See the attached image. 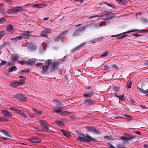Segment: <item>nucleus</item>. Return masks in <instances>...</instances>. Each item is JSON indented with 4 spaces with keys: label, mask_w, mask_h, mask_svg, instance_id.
I'll return each mask as SVG.
<instances>
[{
    "label": "nucleus",
    "mask_w": 148,
    "mask_h": 148,
    "mask_svg": "<svg viewBox=\"0 0 148 148\" xmlns=\"http://www.w3.org/2000/svg\"><path fill=\"white\" fill-rule=\"evenodd\" d=\"M53 60H46L45 61V65L42 67L41 72L43 74L47 73V70L49 69L51 72H54L59 68L60 62L58 61H53Z\"/></svg>",
    "instance_id": "nucleus-1"
},
{
    "label": "nucleus",
    "mask_w": 148,
    "mask_h": 148,
    "mask_svg": "<svg viewBox=\"0 0 148 148\" xmlns=\"http://www.w3.org/2000/svg\"><path fill=\"white\" fill-rule=\"evenodd\" d=\"M95 24L92 23L89 24L84 25L83 26L80 27L79 28L76 29L73 32L72 36L73 37H77L79 36V34L82 33L88 27L94 26Z\"/></svg>",
    "instance_id": "nucleus-2"
},
{
    "label": "nucleus",
    "mask_w": 148,
    "mask_h": 148,
    "mask_svg": "<svg viewBox=\"0 0 148 148\" xmlns=\"http://www.w3.org/2000/svg\"><path fill=\"white\" fill-rule=\"evenodd\" d=\"M77 140L83 142H90L92 141H96L95 139L92 138L88 135L85 136L82 133H79V136L77 138Z\"/></svg>",
    "instance_id": "nucleus-3"
},
{
    "label": "nucleus",
    "mask_w": 148,
    "mask_h": 148,
    "mask_svg": "<svg viewBox=\"0 0 148 148\" xmlns=\"http://www.w3.org/2000/svg\"><path fill=\"white\" fill-rule=\"evenodd\" d=\"M68 32L67 30H65L63 31L62 33L60 34L58 36L56 37L54 40L56 42H58L60 41L63 38V37Z\"/></svg>",
    "instance_id": "nucleus-4"
},
{
    "label": "nucleus",
    "mask_w": 148,
    "mask_h": 148,
    "mask_svg": "<svg viewBox=\"0 0 148 148\" xmlns=\"http://www.w3.org/2000/svg\"><path fill=\"white\" fill-rule=\"evenodd\" d=\"M54 112L62 116H69L71 114L70 112L65 111L62 110H55Z\"/></svg>",
    "instance_id": "nucleus-5"
},
{
    "label": "nucleus",
    "mask_w": 148,
    "mask_h": 148,
    "mask_svg": "<svg viewBox=\"0 0 148 148\" xmlns=\"http://www.w3.org/2000/svg\"><path fill=\"white\" fill-rule=\"evenodd\" d=\"M86 127L87 130L89 132L94 133L97 134H100L99 131L97 130L94 127H90L87 126L85 127Z\"/></svg>",
    "instance_id": "nucleus-6"
},
{
    "label": "nucleus",
    "mask_w": 148,
    "mask_h": 148,
    "mask_svg": "<svg viewBox=\"0 0 148 148\" xmlns=\"http://www.w3.org/2000/svg\"><path fill=\"white\" fill-rule=\"evenodd\" d=\"M39 122L41 126L46 130H49V125L47 123L46 121L44 120H39Z\"/></svg>",
    "instance_id": "nucleus-7"
},
{
    "label": "nucleus",
    "mask_w": 148,
    "mask_h": 148,
    "mask_svg": "<svg viewBox=\"0 0 148 148\" xmlns=\"http://www.w3.org/2000/svg\"><path fill=\"white\" fill-rule=\"evenodd\" d=\"M28 140L31 142L34 143H38L41 141L40 138L35 137L29 138Z\"/></svg>",
    "instance_id": "nucleus-8"
},
{
    "label": "nucleus",
    "mask_w": 148,
    "mask_h": 148,
    "mask_svg": "<svg viewBox=\"0 0 148 148\" xmlns=\"http://www.w3.org/2000/svg\"><path fill=\"white\" fill-rule=\"evenodd\" d=\"M96 103L95 101L90 98L87 99H85L84 103L88 106H92Z\"/></svg>",
    "instance_id": "nucleus-9"
},
{
    "label": "nucleus",
    "mask_w": 148,
    "mask_h": 148,
    "mask_svg": "<svg viewBox=\"0 0 148 148\" xmlns=\"http://www.w3.org/2000/svg\"><path fill=\"white\" fill-rule=\"evenodd\" d=\"M101 13L104 14L105 16L106 17L105 19H111L112 17V14L110 12L108 11H102L101 12Z\"/></svg>",
    "instance_id": "nucleus-10"
},
{
    "label": "nucleus",
    "mask_w": 148,
    "mask_h": 148,
    "mask_svg": "<svg viewBox=\"0 0 148 148\" xmlns=\"http://www.w3.org/2000/svg\"><path fill=\"white\" fill-rule=\"evenodd\" d=\"M31 32L29 31L25 32L22 34L23 38L25 39H28L29 38L30 36L32 35H31Z\"/></svg>",
    "instance_id": "nucleus-11"
},
{
    "label": "nucleus",
    "mask_w": 148,
    "mask_h": 148,
    "mask_svg": "<svg viewBox=\"0 0 148 148\" xmlns=\"http://www.w3.org/2000/svg\"><path fill=\"white\" fill-rule=\"evenodd\" d=\"M14 96L15 99H18L21 100H24L26 99V97H25L23 94L21 93L17 94Z\"/></svg>",
    "instance_id": "nucleus-12"
},
{
    "label": "nucleus",
    "mask_w": 148,
    "mask_h": 148,
    "mask_svg": "<svg viewBox=\"0 0 148 148\" xmlns=\"http://www.w3.org/2000/svg\"><path fill=\"white\" fill-rule=\"evenodd\" d=\"M124 136H121V139L127 138L128 140H130L134 138V136H132L131 134H124Z\"/></svg>",
    "instance_id": "nucleus-13"
},
{
    "label": "nucleus",
    "mask_w": 148,
    "mask_h": 148,
    "mask_svg": "<svg viewBox=\"0 0 148 148\" xmlns=\"http://www.w3.org/2000/svg\"><path fill=\"white\" fill-rule=\"evenodd\" d=\"M137 88L138 89V92H139L141 93L145 94L148 97V89H146V90H145L143 88H139L138 86H137Z\"/></svg>",
    "instance_id": "nucleus-14"
},
{
    "label": "nucleus",
    "mask_w": 148,
    "mask_h": 148,
    "mask_svg": "<svg viewBox=\"0 0 148 148\" xmlns=\"http://www.w3.org/2000/svg\"><path fill=\"white\" fill-rule=\"evenodd\" d=\"M138 31V33H145L148 32V29H143L140 30H138V29L136 30H132L126 32V33H129L132 32H137Z\"/></svg>",
    "instance_id": "nucleus-15"
},
{
    "label": "nucleus",
    "mask_w": 148,
    "mask_h": 148,
    "mask_svg": "<svg viewBox=\"0 0 148 148\" xmlns=\"http://www.w3.org/2000/svg\"><path fill=\"white\" fill-rule=\"evenodd\" d=\"M94 92L92 91H90L88 92H84L83 95L86 97L91 98L94 95Z\"/></svg>",
    "instance_id": "nucleus-16"
},
{
    "label": "nucleus",
    "mask_w": 148,
    "mask_h": 148,
    "mask_svg": "<svg viewBox=\"0 0 148 148\" xmlns=\"http://www.w3.org/2000/svg\"><path fill=\"white\" fill-rule=\"evenodd\" d=\"M105 38L103 37H101L99 38H97L94 39L92 40L91 43H98L100 41H102Z\"/></svg>",
    "instance_id": "nucleus-17"
},
{
    "label": "nucleus",
    "mask_w": 148,
    "mask_h": 148,
    "mask_svg": "<svg viewBox=\"0 0 148 148\" xmlns=\"http://www.w3.org/2000/svg\"><path fill=\"white\" fill-rule=\"evenodd\" d=\"M36 59L33 58L32 59H29L27 61V64L32 65L36 63Z\"/></svg>",
    "instance_id": "nucleus-18"
},
{
    "label": "nucleus",
    "mask_w": 148,
    "mask_h": 148,
    "mask_svg": "<svg viewBox=\"0 0 148 148\" xmlns=\"http://www.w3.org/2000/svg\"><path fill=\"white\" fill-rule=\"evenodd\" d=\"M19 78H20V79L19 82V83L20 84V85H23L25 82L26 77L22 76H19Z\"/></svg>",
    "instance_id": "nucleus-19"
},
{
    "label": "nucleus",
    "mask_w": 148,
    "mask_h": 148,
    "mask_svg": "<svg viewBox=\"0 0 148 148\" xmlns=\"http://www.w3.org/2000/svg\"><path fill=\"white\" fill-rule=\"evenodd\" d=\"M2 112L4 115V116L6 117H8V116L10 117L12 115V114L10 113L6 110H2Z\"/></svg>",
    "instance_id": "nucleus-20"
},
{
    "label": "nucleus",
    "mask_w": 148,
    "mask_h": 148,
    "mask_svg": "<svg viewBox=\"0 0 148 148\" xmlns=\"http://www.w3.org/2000/svg\"><path fill=\"white\" fill-rule=\"evenodd\" d=\"M50 32L47 29H46L45 30H43L41 32V34L43 36L45 37Z\"/></svg>",
    "instance_id": "nucleus-21"
},
{
    "label": "nucleus",
    "mask_w": 148,
    "mask_h": 148,
    "mask_svg": "<svg viewBox=\"0 0 148 148\" xmlns=\"http://www.w3.org/2000/svg\"><path fill=\"white\" fill-rule=\"evenodd\" d=\"M32 7L34 8H39L44 7V5L42 4H36L33 5Z\"/></svg>",
    "instance_id": "nucleus-22"
},
{
    "label": "nucleus",
    "mask_w": 148,
    "mask_h": 148,
    "mask_svg": "<svg viewBox=\"0 0 148 148\" xmlns=\"http://www.w3.org/2000/svg\"><path fill=\"white\" fill-rule=\"evenodd\" d=\"M19 58V57L17 55H15L12 56L11 58L12 60L14 62L16 60H18Z\"/></svg>",
    "instance_id": "nucleus-23"
},
{
    "label": "nucleus",
    "mask_w": 148,
    "mask_h": 148,
    "mask_svg": "<svg viewBox=\"0 0 148 148\" xmlns=\"http://www.w3.org/2000/svg\"><path fill=\"white\" fill-rule=\"evenodd\" d=\"M17 67L15 66H13L11 67L10 68H9V70L8 71V73H10L14 71H16L17 70Z\"/></svg>",
    "instance_id": "nucleus-24"
},
{
    "label": "nucleus",
    "mask_w": 148,
    "mask_h": 148,
    "mask_svg": "<svg viewBox=\"0 0 148 148\" xmlns=\"http://www.w3.org/2000/svg\"><path fill=\"white\" fill-rule=\"evenodd\" d=\"M10 109L12 111H15V112H16L18 114H20V113L22 111V110H20L18 109H15L13 107L11 108H10Z\"/></svg>",
    "instance_id": "nucleus-25"
},
{
    "label": "nucleus",
    "mask_w": 148,
    "mask_h": 148,
    "mask_svg": "<svg viewBox=\"0 0 148 148\" xmlns=\"http://www.w3.org/2000/svg\"><path fill=\"white\" fill-rule=\"evenodd\" d=\"M125 33H127L126 32L122 33L121 34H123ZM119 36L117 37V38H116V39H120L123 38H124L127 36V35L125 34L123 35H121V34H119Z\"/></svg>",
    "instance_id": "nucleus-26"
},
{
    "label": "nucleus",
    "mask_w": 148,
    "mask_h": 148,
    "mask_svg": "<svg viewBox=\"0 0 148 148\" xmlns=\"http://www.w3.org/2000/svg\"><path fill=\"white\" fill-rule=\"evenodd\" d=\"M22 37L21 36H20L15 38H11V40H13L14 42H16L18 40H21Z\"/></svg>",
    "instance_id": "nucleus-27"
},
{
    "label": "nucleus",
    "mask_w": 148,
    "mask_h": 148,
    "mask_svg": "<svg viewBox=\"0 0 148 148\" xmlns=\"http://www.w3.org/2000/svg\"><path fill=\"white\" fill-rule=\"evenodd\" d=\"M13 28V26L11 25H9L6 28V30L8 32H10Z\"/></svg>",
    "instance_id": "nucleus-28"
},
{
    "label": "nucleus",
    "mask_w": 148,
    "mask_h": 148,
    "mask_svg": "<svg viewBox=\"0 0 148 148\" xmlns=\"http://www.w3.org/2000/svg\"><path fill=\"white\" fill-rule=\"evenodd\" d=\"M35 113V114L37 115H41L42 114L41 112L38 110L34 108H33L32 110Z\"/></svg>",
    "instance_id": "nucleus-29"
},
{
    "label": "nucleus",
    "mask_w": 148,
    "mask_h": 148,
    "mask_svg": "<svg viewBox=\"0 0 148 148\" xmlns=\"http://www.w3.org/2000/svg\"><path fill=\"white\" fill-rule=\"evenodd\" d=\"M55 123L59 126H62L63 125V121L61 120H56L55 121Z\"/></svg>",
    "instance_id": "nucleus-30"
},
{
    "label": "nucleus",
    "mask_w": 148,
    "mask_h": 148,
    "mask_svg": "<svg viewBox=\"0 0 148 148\" xmlns=\"http://www.w3.org/2000/svg\"><path fill=\"white\" fill-rule=\"evenodd\" d=\"M120 4L123 5H125L127 4V2L125 0H116Z\"/></svg>",
    "instance_id": "nucleus-31"
},
{
    "label": "nucleus",
    "mask_w": 148,
    "mask_h": 148,
    "mask_svg": "<svg viewBox=\"0 0 148 148\" xmlns=\"http://www.w3.org/2000/svg\"><path fill=\"white\" fill-rule=\"evenodd\" d=\"M55 101H56V106H57L59 108H62L63 107V105L60 103L57 100H55Z\"/></svg>",
    "instance_id": "nucleus-32"
},
{
    "label": "nucleus",
    "mask_w": 148,
    "mask_h": 148,
    "mask_svg": "<svg viewBox=\"0 0 148 148\" xmlns=\"http://www.w3.org/2000/svg\"><path fill=\"white\" fill-rule=\"evenodd\" d=\"M121 139L122 140V143L123 144L125 145H127L129 144V141L130 140H128V139L127 138H121Z\"/></svg>",
    "instance_id": "nucleus-33"
},
{
    "label": "nucleus",
    "mask_w": 148,
    "mask_h": 148,
    "mask_svg": "<svg viewBox=\"0 0 148 148\" xmlns=\"http://www.w3.org/2000/svg\"><path fill=\"white\" fill-rule=\"evenodd\" d=\"M124 118L127 119L128 121H130L132 120V117L131 116H130L129 115H124Z\"/></svg>",
    "instance_id": "nucleus-34"
},
{
    "label": "nucleus",
    "mask_w": 148,
    "mask_h": 148,
    "mask_svg": "<svg viewBox=\"0 0 148 148\" xmlns=\"http://www.w3.org/2000/svg\"><path fill=\"white\" fill-rule=\"evenodd\" d=\"M7 12L9 14H12L14 13V8H12L11 9H9L7 11Z\"/></svg>",
    "instance_id": "nucleus-35"
},
{
    "label": "nucleus",
    "mask_w": 148,
    "mask_h": 148,
    "mask_svg": "<svg viewBox=\"0 0 148 148\" xmlns=\"http://www.w3.org/2000/svg\"><path fill=\"white\" fill-rule=\"evenodd\" d=\"M12 86L14 87H15L17 86L20 85V84L19 83V82H13L11 84Z\"/></svg>",
    "instance_id": "nucleus-36"
},
{
    "label": "nucleus",
    "mask_w": 148,
    "mask_h": 148,
    "mask_svg": "<svg viewBox=\"0 0 148 148\" xmlns=\"http://www.w3.org/2000/svg\"><path fill=\"white\" fill-rule=\"evenodd\" d=\"M112 88L114 90V91L116 92L119 91L120 89V88L119 87H116L115 86H113Z\"/></svg>",
    "instance_id": "nucleus-37"
},
{
    "label": "nucleus",
    "mask_w": 148,
    "mask_h": 148,
    "mask_svg": "<svg viewBox=\"0 0 148 148\" xmlns=\"http://www.w3.org/2000/svg\"><path fill=\"white\" fill-rule=\"evenodd\" d=\"M28 49L30 51L33 52L36 50V47H28Z\"/></svg>",
    "instance_id": "nucleus-38"
},
{
    "label": "nucleus",
    "mask_w": 148,
    "mask_h": 148,
    "mask_svg": "<svg viewBox=\"0 0 148 148\" xmlns=\"http://www.w3.org/2000/svg\"><path fill=\"white\" fill-rule=\"evenodd\" d=\"M5 34V31H2L0 32V40L1 38L4 36V34Z\"/></svg>",
    "instance_id": "nucleus-39"
},
{
    "label": "nucleus",
    "mask_w": 148,
    "mask_h": 148,
    "mask_svg": "<svg viewBox=\"0 0 148 148\" xmlns=\"http://www.w3.org/2000/svg\"><path fill=\"white\" fill-rule=\"evenodd\" d=\"M63 134L67 138H69L71 137L70 134L65 131L63 133Z\"/></svg>",
    "instance_id": "nucleus-40"
},
{
    "label": "nucleus",
    "mask_w": 148,
    "mask_h": 148,
    "mask_svg": "<svg viewBox=\"0 0 148 148\" xmlns=\"http://www.w3.org/2000/svg\"><path fill=\"white\" fill-rule=\"evenodd\" d=\"M132 82L130 80H128L127 82L126 86L128 88H130Z\"/></svg>",
    "instance_id": "nucleus-41"
},
{
    "label": "nucleus",
    "mask_w": 148,
    "mask_h": 148,
    "mask_svg": "<svg viewBox=\"0 0 148 148\" xmlns=\"http://www.w3.org/2000/svg\"><path fill=\"white\" fill-rule=\"evenodd\" d=\"M109 53L108 51H106L104 52L101 55V57H104L107 56Z\"/></svg>",
    "instance_id": "nucleus-42"
},
{
    "label": "nucleus",
    "mask_w": 148,
    "mask_h": 148,
    "mask_svg": "<svg viewBox=\"0 0 148 148\" xmlns=\"http://www.w3.org/2000/svg\"><path fill=\"white\" fill-rule=\"evenodd\" d=\"M0 131L5 134L6 136H7V135H8V133L6 130H4V129H2L0 130Z\"/></svg>",
    "instance_id": "nucleus-43"
},
{
    "label": "nucleus",
    "mask_w": 148,
    "mask_h": 148,
    "mask_svg": "<svg viewBox=\"0 0 148 148\" xmlns=\"http://www.w3.org/2000/svg\"><path fill=\"white\" fill-rule=\"evenodd\" d=\"M17 8H18L19 10V12H22L24 11V9L23 7L20 6H17L16 7Z\"/></svg>",
    "instance_id": "nucleus-44"
},
{
    "label": "nucleus",
    "mask_w": 148,
    "mask_h": 148,
    "mask_svg": "<svg viewBox=\"0 0 148 148\" xmlns=\"http://www.w3.org/2000/svg\"><path fill=\"white\" fill-rule=\"evenodd\" d=\"M6 19L4 18H2L0 19V23H3L6 22Z\"/></svg>",
    "instance_id": "nucleus-45"
},
{
    "label": "nucleus",
    "mask_w": 148,
    "mask_h": 148,
    "mask_svg": "<svg viewBox=\"0 0 148 148\" xmlns=\"http://www.w3.org/2000/svg\"><path fill=\"white\" fill-rule=\"evenodd\" d=\"M29 69H27L26 70H23L21 71H20L19 72H18V73H26L29 72Z\"/></svg>",
    "instance_id": "nucleus-46"
},
{
    "label": "nucleus",
    "mask_w": 148,
    "mask_h": 148,
    "mask_svg": "<svg viewBox=\"0 0 148 148\" xmlns=\"http://www.w3.org/2000/svg\"><path fill=\"white\" fill-rule=\"evenodd\" d=\"M103 3V2L100 3H99V6H100ZM104 3L106 4L107 5H108L110 7H112L113 6L112 5V4L111 3Z\"/></svg>",
    "instance_id": "nucleus-47"
},
{
    "label": "nucleus",
    "mask_w": 148,
    "mask_h": 148,
    "mask_svg": "<svg viewBox=\"0 0 148 148\" xmlns=\"http://www.w3.org/2000/svg\"><path fill=\"white\" fill-rule=\"evenodd\" d=\"M108 147L109 148H116L110 143H107Z\"/></svg>",
    "instance_id": "nucleus-48"
},
{
    "label": "nucleus",
    "mask_w": 148,
    "mask_h": 148,
    "mask_svg": "<svg viewBox=\"0 0 148 148\" xmlns=\"http://www.w3.org/2000/svg\"><path fill=\"white\" fill-rule=\"evenodd\" d=\"M21 116L25 118H27V116L25 114L23 111L21 112L20 114Z\"/></svg>",
    "instance_id": "nucleus-49"
},
{
    "label": "nucleus",
    "mask_w": 148,
    "mask_h": 148,
    "mask_svg": "<svg viewBox=\"0 0 148 148\" xmlns=\"http://www.w3.org/2000/svg\"><path fill=\"white\" fill-rule=\"evenodd\" d=\"M81 47H76L74 49H73L71 50L72 53H73L75 51L81 48Z\"/></svg>",
    "instance_id": "nucleus-50"
},
{
    "label": "nucleus",
    "mask_w": 148,
    "mask_h": 148,
    "mask_svg": "<svg viewBox=\"0 0 148 148\" xmlns=\"http://www.w3.org/2000/svg\"><path fill=\"white\" fill-rule=\"evenodd\" d=\"M118 98H120V99L123 101L125 100L124 96V95H122L119 96H117Z\"/></svg>",
    "instance_id": "nucleus-51"
},
{
    "label": "nucleus",
    "mask_w": 148,
    "mask_h": 148,
    "mask_svg": "<svg viewBox=\"0 0 148 148\" xmlns=\"http://www.w3.org/2000/svg\"><path fill=\"white\" fill-rule=\"evenodd\" d=\"M4 10L3 6V3L0 4V11H3Z\"/></svg>",
    "instance_id": "nucleus-52"
},
{
    "label": "nucleus",
    "mask_w": 148,
    "mask_h": 148,
    "mask_svg": "<svg viewBox=\"0 0 148 148\" xmlns=\"http://www.w3.org/2000/svg\"><path fill=\"white\" fill-rule=\"evenodd\" d=\"M20 63L22 64H27V61L24 60H23L20 61Z\"/></svg>",
    "instance_id": "nucleus-53"
},
{
    "label": "nucleus",
    "mask_w": 148,
    "mask_h": 148,
    "mask_svg": "<svg viewBox=\"0 0 148 148\" xmlns=\"http://www.w3.org/2000/svg\"><path fill=\"white\" fill-rule=\"evenodd\" d=\"M6 63V62L5 60H2L0 64V66L4 65Z\"/></svg>",
    "instance_id": "nucleus-54"
},
{
    "label": "nucleus",
    "mask_w": 148,
    "mask_h": 148,
    "mask_svg": "<svg viewBox=\"0 0 148 148\" xmlns=\"http://www.w3.org/2000/svg\"><path fill=\"white\" fill-rule=\"evenodd\" d=\"M44 51V47H40L39 51L40 53H42Z\"/></svg>",
    "instance_id": "nucleus-55"
},
{
    "label": "nucleus",
    "mask_w": 148,
    "mask_h": 148,
    "mask_svg": "<svg viewBox=\"0 0 148 148\" xmlns=\"http://www.w3.org/2000/svg\"><path fill=\"white\" fill-rule=\"evenodd\" d=\"M27 46H35L34 44L32 42H29L27 43Z\"/></svg>",
    "instance_id": "nucleus-56"
},
{
    "label": "nucleus",
    "mask_w": 148,
    "mask_h": 148,
    "mask_svg": "<svg viewBox=\"0 0 148 148\" xmlns=\"http://www.w3.org/2000/svg\"><path fill=\"white\" fill-rule=\"evenodd\" d=\"M3 121H8V120L4 118L0 117V122H1Z\"/></svg>",
    "instance_id": "nucleus-57"
},
{
    "label": "nucleus",
    "mask_w": 148,
    "mask_h": 148,
    "mask_svg": "<svg viewBox=\"0 0 148 148\" xmlns=\"http://www.w3.org/2000/svg\"><path fill=\"white\" fill-rule=\"evenodd\" d=\"M43 65V63H37L36 65L37 66H40Z\"/></svg>",
    "instance_id": "nucleus-58"
},
{
    "label": "nucleus",
    "mask_w": 148,
    "mask_h": 148,
    "mask_svg": "<svg viewBox=\"0 0 148 148\" xmlns=\"http://www.w3.org/2000/svg\"><path fill=\"white\" fill-rule=\"evenodd\" d=\"M84 0H75L74 1L79 2V3L80 4L82 3Z\"/></svg>",
    "instance_id": "nucleus-59"
},
{
    "label": "nucleus",
    "mask_w": 148,
    "mask_h": 148,
    "mask_svg": "<svg viewBox=\"0 0 148 148\" xmlns=\"http://www.w3.org/2000/svg\"><path fill=\"white\" fill-rule=\"evenodd\" d=\"M123 145L121 144H119L116 146V148H121Z\"/></svg>",
    "instance_id": "nucleus-60"
},
{
    "label": "nucleus",
    "mask_w": 148,
    "mask_h": 148,
    "mask_svg": "<svg viewBox=\"0 0 148 148\" xmlns=\"http://www.w3.org/2000/svg\"><path fill=\"white\" fill-rule=\"evenodd\" d=\"M144 66H148V60L146 61L145 63L144 64Z\"/></svg>",
    "instance_id": "nucleus-61"
},
{
    "label": "nucleus",
    "mask_w": 148,
    "mask_h": 148,
    "mask_svg": "<svg viewBox=\"0 0 148 148\" xmlns=\"http://www.w3.org/2000/svg\"><path fill=\"white\" fill-rule=\"evenodd\" d=\"M19 12L18 8H14V13H17Z\"/></svg>",
    "instance_id": "nucleus-62"
},
{
    "label": "nucleus",
    "mask_w": 148,
    "mask_h": 148,
    "mask_svg": "<svg viewBox=\"0 0 148 148\" xmlns=\"http://www.w3.org/2000/svg\"><path fill=\"white\" fill-rule=\"evenodd\" d=\"M85 88L86 89H90L91 88V86H85Z\"/></svg>",
    "instance_id": "nucleus-63"
},
{
    "label": "nucleus",
    "mask_w": 148,
    "mask_h": 148,
    "mask_svg": "<svg viewBox=\"0 0 148 148\" xmlns=\"http://www.w3.org/2000/svg\"><path fill=\"white\" fill-rule=\"evenodd\" d=\"M110 68L109 67L106 65H105L104 66L103 68L104 69L106 70L108 68H109V69H110V68Z\"/></svg>",
    "instance_id": "nucleus-64"
}]
</instances>
